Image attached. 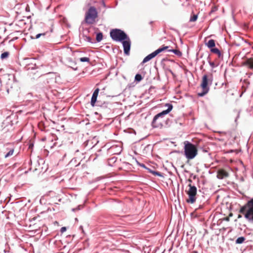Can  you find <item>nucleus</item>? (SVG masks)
<instances>
[{"mask_svg": "<svg viewBox=\"0 0 253 253\" xmlns=\"http://www.w3.org/2000/svg\"><path fill=\"white\" fill-rule=\"evenodd\" d=\"M168 51L169 52H172L178 57H180L182 55V52L177 48L169 49Z\"/></svg>", "mask_w": 253, "mask_h": 253, "instance_id": "13", "label": "nucleus"}, {"mask_svg": "<svg viewBox=\"0 0 253 253\" xmlns=\"http://www.w3.org/2000/svg\"><path fill=\"white\" fill-rule=\"evenodd\" d=\"M150 172L154 175L162 176L161 174L158 171L151 170Z\"/></svg>", "mask_w": 253, "mask_h": 253, "instance_id": "22", "label": "nucleus"}, {"mask_svg": "<svg viewBox=\"0 0 253 253\" xmlns=\"http://www.w3.org/2000/svg\"><path fill=\"white\" fill-rule=\"evenodd\" d=\"M81 62H89V58L88 57H82L80 58Z\"/></svg>", "mask_w": 253, "mask_h": 253, "instance_id": "21", "label": "nucleus"}, {"mask_svg": "<svg viewBox=\"0 0 253 253\" xmlns=\"http://www.w3.org/2000/svg\"><path fill=\"white\" fill-rule=\"evenodd\" d=\"M69 66L74 70H77L78 69V67L77 66L76 63H74L73 65H69Z\"/></svg>", "mask_w": 253, "mask_h": 253, "instance_id": "23", "label": "nucleus"}, {"mask_svg": "<svg viewBox=\"0 0 253 253\" xmlns=\"http://www.w3.org/2000/svg\"><path fill=\"white\" fill-rule=\"evenodd\" d=\"M229 175L228 172L223 169H219L217 172V177L218 179H222L228 177Z\"/></svg>", "mask_w": 253, "mask_h": 253, "instance_id": "10", "label": "nucleus"}, {"mask_svg": "<svg viewBox=\"0 0 253 253\" xmlns=\"http://www.w3.org/2000/svg\"><path fill=\"white\" fill-rule=\"evenodd\" d=\"M208 47H214L215 46V42L213 40H210L206 43Z\"/></svg>", "mask_w": 253, "mask_h": 253, "instance_id": "14", "label": "nucleus"}, {"mask_svg": "<svg viewBox=\"0 0 253 253\" xmlns=\"http://www.w3.org/2000/svg\"><path fill=\"white\" fill-rule=\"evenodd\" d=\"M98 17V12L95 7L91 6L85 12L84 22L87 24H93Z\"/></svg>", "mask_w": 253, "mask_h": 253, "instance_id": "6", "label": "nucleus"}, {"mask_svg": "<svg viewBox=\"0 0 253 253\" xmlns=\"http://www.w3.org/2000/svg\"><path fill=\"white\" fill-rule=\"evenodd\" d=\"M198 15L197 14H193L192 15L190 18V22H195L197 20Z\"/></svg>", "mask_w": 253, "mask_h": 253, "instance_id": "17", "label": "nucleus"}, {"mask_svg": "<svg viewBox=\"0 0 253 253\" xmlns=\"http://www.w3.org/2000/svg\"><path fill=\"white\" fill-rule=\"evenodd\" d=\"M66 230V228L65 227H63L61 228V232L62 233L65 232Z\"/></svg>", "mask_w": 253, "mask_h": 253, "instance_id": "26", "label": "nucleus"}, {"mask_svg": "<svg viewBox=\"0 0 253 253\" xmlns=\"http://www.w3.org/2000/svg\"><path fill=\"white\" fill-rule=\"evenodd\" d=\"M211 51L212 53L217 54L219 58L222 57V53L218 48H211Z\"/></svg>", "mask_w": 253, "mask_h": 253, "instance_id": "12", "label": "nucleus"}, {"mask_svg": "<svg viewBox=\"0 0 253 253\" xmlns=\"http://www.w3.org/2000/svg\"><path fill=\"white\" fill-rule=\"evenodd\" d=\"M241 65L253 71V57H245L241 63Z\"/></svg>", "mask_w": 253, "mask_h": 253, "instance_id": "9", "label": "nucleus"}, {"mask_svg": "<svg viewBox=\"0 0 253 253\" xmlns=\"http://www.w3.org/2000/svg\"><path fill=\"white\" fill-rule=\"evenodd\" d=\"M239 212L244 214L245 217L253 223V198L241 208Z\"/></svg>", "mask_w": 253, "mask_h": 253, "instance_id": "5", "label": "nucleus"}, {"mask_svg": "<svg viewBox=\"0 0 253 253\" xmlns=\"http://www.w3.org/2000/svg\"><path fill=\"white\" fill-rule=\"evenodd\" d=\"M188 181L190 182V183L188 184L189 188L187 191H186V192L188 195L189 198L186 200V201L188 203L193 204L196 201L197 188L195 186L192 185L191 182L192 181L191 179H189Z\"/></svg>", "mask_w": 253, "mask_h": 253, "instance_id": "7", "label": "nucleus"}, {"mask_svg": "<svg viewBox=\"0 0 253 253\" xmlns=\"http://www.w3.org/2000/svg\"><path fill=\"white\" fill-rule=\"evenodd\" d=\"M99 91L98 88H96L93 92L91 99V105L92 106H94L95 103L96 102L97 97Z\"/></svg>", "mask_w": 253, "mask_h": 253, "instance_id": "11", "label": "nucleus"}, {"mask_svg": "<svg viewBox=\"0 0 253 253\" xmlns=\"http://www.w3.org/2000/svg\"><path fill=\"white\" fill-rule=\"evenodd\" d=\"M245 240V238L244 237H240L237 238L236 240V244H242Z\"/></svg>", "mask_w": 253, "mask_h": 253, "instance_id": "15", "label": "nucleus"}, {"mask_svg": "<svg viewBox=\"0 0 253 253\" xmlns=\"http://www.w3.org/2000/svg\"><path fill=\"white\" fill-rule=\"evenodd\" d=\"M47 33V32H45V33H41V34H38L36 35V39H38L41 36H45L46 35V34Z\"/></svg>", "mask_w": 253, "mask_h": 253, "instance_id": "25", "label": "nucleus"}, {"mask_svg": "<svg viewBox=\"0 0 253 253\" xmlns=\"http://www.w3.org/2000/svg\"><path fill=\"white\" fill-rule=\"evenodd\" d=\"M213 76L211 73L204 75L202 79L201 87L202 92L198 93L199 96H203L209 91V85L212 84Z\"/></svg>", "mask_w": 253, "mask_h": 253, "instance_id": "3", "label": "nucleus"}, {"mask_svg": "<svg viewBox=\"0 0 253 253\" xmlns=\"http://www.w3.org/2000/svg\"><path fill=\"white\" fill-rule=\"evenodd\" d=\"M184 144V152L185 157L188 160L193 159L198 155L197 146L187 141H185Z\"/></svg>", "mask_w": 253, "mask_h": 253, "instance_id": "4", "label": "nucleus"}, {"mask_svg": "<svg viewBox=\"0 0 253 253\" xmlns=\"http://www.w3.org/2000/svg\"><path fill=\"white\" fill-rule=\"evenodd\" d=\"M14 149H11L5 155V158H6L8 157L12 156L13 154Z\"/></svg>", "mask_w": 253, "mask_h": 253, "instance_id": "19", "label": "nucleus"}, {"mask_svg": "<svg viewBox=\"0 0 253 253\" xmlns=\"http://www.w3.org/2000/svg\"><path fill=\"white\" fill-rule=\"evenodd\" d=\"M103 39V34L102 33H97L96 35V39L97 42H100Z\"/></svg>", "mask_w": 253, "mask_h": 253, "instance_id": "16", "label": "nucleus"}, {"mask_svg": "<svg viewBox=\"0 0 253 253\" xmlns=\"http://www.w3.org/2000/svg\"><path fill=\"white\" fill-rule=\"evenodd\" d=\"M124 53L126 55H128L129 54V51L130 48H124Z\"/></svg>", "mask_w": 253, "mask_h": 253, "instance_id": "24", "label": "nucleus"}, {"mask_svg": "<svg viewBox=\"0 0 253 253\" xmlns=\"http://www.w3.org/2000/svg\"><path fill=\"white\" fill-rule=\"evenodd\" d=\"M9 54V53L8 52H4L1 54L0 58L2 59L6 58L7 57H8Z\"/></svg>", "mask_w": 253, "mask_h": 253, "instance_id": "18", "label": "nucleus"}, {"mask_svg": "<svg viewBox=\"0 0 253 253\" xmlns=\"http://www.w3.org/2000/svg\"><path fill=\"white\" fill-rule=\"evenodd\" d=\"M142 79V76L140 74H136L135 77V80L136 81L140 82Z\"/></svg>", "mask_w": 253, "mask_h": 253, "instance_id": "20", "label": "nucleus"}, {"mask_svg": "<svg viewBox=\"0 0 253 253\" xmlns=\"http://www.w3.org/2000/svg\"><path fill=\"white\" fill-rule=\"evenodd\" d=\"M241 217H242L241 215L239 214V215H238V218H241Z\"/></svg>", "mask_w": 253, "mask_h": 253, "instance_id": "27", "label": "nucleus"}, {"mask_svg": "<svg viewBox=\"0 0 253 253\" xmlns=\"http://www.w3.org/2000/svg\"><path fill=\"white\" fill-rule=\"evenodd\" d=\"M167 48H158L157 50L149 54L147 56H146L141 62V64H143L145 63L148 62L153 58L155 57L159 53H161L163 51L166 50Z\"/></svg>", "mask_w": 253, "mask_h": 253, "instance_id": "8", "label": "nucleus"}, {"mask_svg": "<svg viewBox=\"0 0 253 253\" xmlns=\"http://www.w3.org/2000/svg\"><path fill=\"white\" fill-rule=\"evenodd\" d=\"M163 47H166V48H168V47H168V46H163Z\"/></svg>", "mask_w": 253, "mask_h": 253, "instance_id": "28", "label": "nucleus"}, {"mask_svg": "<svg viewBox=\"0 0 253 253\" xmlns=\"http://www.w3.org/2000/svg\"><path fill=\"white\" fill-rule=\"evenodd\" d=\"M110 34L114 41L121 42L123 47H130V39L124 31L119 29H114L111 30Z\"/></svg>", "mask_w": 253, "mask_h": 253, "instance_id": "1", "label": "nucleus"}, {"mask_svg": "<svg viewBox=\"0 0 253 253\" xmlns=\"http://www.w3.org/2000/svg\"><path fill=\"white\" fill-rule=\"evenodd\" d=\"M166 105L169 107L168 109L162 111L154 117L152 123L153 127H161L163 126L164 123L166 121L164 116L169 113L172 109V105L171 104H167Z\"/></svg>", "mask_w": 253, "mask_h": 253, "instance_id": "2", "label": "nucleus"}]
</instances>
